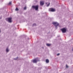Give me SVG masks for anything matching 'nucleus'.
Here are the masks:
<instances>
[{
	"mask_svg": "<svg viewBox=\"0 0 73 73\" xmlns=\"http://www.w3.org/2000/svg\"><path fill=\"white\" fill-rule=\"evenodd\" d=\"M38 5H37L36 6H33L32 7V8H33V9H35L36 11H37L38 9Z\"/></svg>",
	"mask_w": 73,
	"mask_h": 73,
	"instance_id": "obj_1",
	"label": "nucleus"
},
{
	"mask_svg": "<svg viewBox=\"0 0 73 73\" xmlns=\"http://www.w3.org/2000/svg\"><path fill=\"white\" fill-rule=\"evenodd\" d=\"M52 24L54 25V26L56 28L59 25V24L57 22H53L52 23Z\"/></svg>",
	"mask_w": 73,
	"mask_h": 73,
	"instance_id": "obj_2",
	"label": "nucleus"
},
{
	"mask_svg": "<svg viewBox=\"0 0 73 73\" xmlns=\"http://www.w3.org/2000/svg\"><path fill=\"white\" fill-rule=\"evenodd\" d=\"M60 31H61L63 33H66V30L65 28H63L60 29Z\"/></svg>",
	"mask_w": 73,
	"mask_h": 73,
	"instance_id": "obj_3",
	"label": "nucleus"
},
{
	"mask_svg": "<svg viewBox=\"0 0 73 73\" xmlns=\"http://www.w3.org/2000/svg\"><path fill=\"white\" fill-rule=\"evenodd\" d=\"M6 20L9 23H12V18H8L6 19Z\"/></svg>",
	"mask_w": 73,
	"mask_h": 73,
	"instance_id": "obj_4",
	"label": "nucleus"
},
{
	"mask_svg": "<svg viewBox=\"0 0 73 73\" xmlns=\"http://www.w3.org/2000/svg\"><path fill=\"white\" fill-rule=\"evenodd\" d=\"M48 11L50 12H55V10L53 8H51L49 9Z\"/></svg>",
	"mask_w": 73,
	"mask_h": 73,
	"instance_id": "obj_5",
	"label": "nucleus"
},
{
	"mask_svg": "<svg viewBox=\"0 0 73 73\" xmlns=\"http://www.w3.org/2000/svg\"><path fill=\"white\" fill-rule=\"evenodd\" d=\"M37 61H38V60L37 59V58H36V59H35L33 60V63H37Z\"/></svg>",
	"mask_w": 73,
	"mask_h": 73,
	"instance_id": "obj_6",
	"label": "nucleus"
},
{
	"mask_svg": "<svg viewBox=\"0 0 73 73\" xmlns=\"http://www.w3.org/2000/svg\"><path fill=\"white\" fill-rule=\"evenodd\" d=\"M44 4V2L43 1H40V5L41 6H42Z\"/></svg>",
	"mask_w": 73,
	"mask_h": 73,
	"instance_id": "obj_7",
	"label": "nucleus"
},
{
	"mask_svg": "<svg viewBox=\"0 0 73 73\" xmlns=\"http://www.w3.org/2000/svg\"><path fill=\"white\" fill-rule=\"evenodd\" d=\"M46 45L47 46H50V45H51V44H49V43H47L46 44Z\"/></svg>",
	"mask_w": 73,
	"mask_h": 73,
	"instance_id": "obj_8",
	"label": "nucleus"
},
{
	"mask_svg": "<svg viewBox=\"0 0 73 73\" xmlns=\"http://www.w3.org/2000/svg\"><path fill=\"white\" fill-rule=\"evenodd\" d=\"M46 63H49V60L48 59H46Z\"/></svg>",
	"mask_w": 73,
	"mask_h": 73,
	"instance_id": "obj_9",
	"label": "nucleus"
},
{
	"mask_svg": "<svg viewBox=\"0 0 73 73\" xmlns=\"http://www.w3.org/2000/svg\"><path fill=\"white\" fill-rule=\"evenodd\" d=\"M9 50H8V48H6V51L7 52H9Z\"/></svg>",
	"mask_w": 73,
	"mask_h": 73,
	"instance_id": "obj_10",
	"label": "nucleus"
},
{
	"mask_svg": "<svg viewBox=\"0 0 73 73\" xmlns=\"http://www.w3.org/2000/svg\"><path fill=\"white\" fill-rule=\"evenodd\" d=\"M19 9H18V8L17 7H16L15 9V11H19Z\"/></svg>",
	"mask_w": 73,
	"mask_h": 73,
	"instance_id": "obj_11",
	"label": "nucleus"
},
{
	"mask_svg": "<svg viewBox=\"0 0 73 73\" xmlns=\"http://www.w3.org/2000/svg\"><path fill=\"white\" fill-rule=\"evenodd\" d=\"M66 68H69V66H68L67 64H66Z\"/></svg>",
	"mask_w": 73,
	"mask_h": 73,
	"instance_id": "obj_12",
	"label": "nucleus"
},
{
	"mask_svg": "<svg viewBox=\"0 0 73 73\" xmlns=\"http://www.w3.org/2000/svg\"><path fill=\"white\" fill-rule=\"evenodd\" d=\"M49 5H50V3H49L47 5V7H49Z\"/></svg>",
	"mask_w": 73,
	"mask_h": 73,
	"instance_id": "obj_13",
	"label": "nucleus"
},
{
	"mask_svg": "<svg viewBox=\"0 0 73 73\" xmlns=\"http://www.w3.org/2000/svg\"><path fill=\"white\" fill-rule=\"evenodd\" d=\"M26 9H27V7H24V9L25 10Z\"/></svg>",
	"mask_w": 73,
	"mask_h": 73,
	"instance_id": "obj_14",
	"label": "nucleus"
},
{
	"mask_svg": "<svg viewBox=\"0 0 73 73\" xmlns=\"http://www.w3.org/2000/svg\"><path fill=\"white\" fill-rule=\"evenodd\" d=\"M9 5H10V4H11V2H10L9 3Z\"/></svg>",
	"mask_w": 73,
	"mask_h": 73,
	"instance_id": "obj_15",
	"label": "nucleus"
},
{
	"mask_svg": "<svg viewBox=\"0 0 73 73\" xmlns=\"http://www.w3.org/2000/svg\"><path fill=\"white\" fill-rule=\"evenodd\" d=\"M33 25L34 26H35H35H36V24H35V23H34V24H33Z\"/></svg>",
	"mask_w": 73,
	"mask_h": 73,
	"instance_id": "obj_16",
	"label": "nucleus"
},
{
	"mask_svg": "<svg viewBox=\"0 0 73 73\" xmlns=\"http://www.w3.org/2000/svg\"><path fill=\"white\" fill-rule=\"evenodd\" d=\"M60 54L59 53H58L57 54V56H59L60 55Z\"/></svg>",
	"mask_w": 73,
	"mask_h": 73,
	"instance_id": "obj_17",
	"label": "nucleus"
},
{
	"mask_svg": "<svg viewBox=\"0 0 73 73\" xmlns=\"http://www.w3.org/2000/svg\"><path fill=\"white\" fill-rule=\"evenodd\" d=\"M17 58H18V57H17V58H16V59H15V60H17Z\"/></svg>",
	"mask_w": 73,
	"mask_h": 73,
	"instance_id": "obj_18",
	"label": "nucleus"
},
{
	"mask_svg": "<svg viewBox=\"0 0 73 73\" xmlns=\"http://www.w3.org/2000/svg\"><path fill=\"white\" fill-rule=\"evenodd\" d=\"M0 33H1V30H0Z\"/></svg>",
	"mask_w": 73,
	"mask_h": 73,
	"instance_id": "obj_19",
	"label": "nucleus"
},
{
	"mask_svg": "<svg viewBox=\"0 0 73 73\" xmlns=\"http://www.w3.org/2000/svg\"><path fill=\"white\" fill-rule=\"evenodd\" d=\"M46 4H47V3H46Z\"/></svg>",
	"mask_w": 73,
	"mask_h": 73,
	"instance_id": "obj_20",
	"label": "nucleus"
},
{
	"mask_svg": "<svg viewBox=\"0 0 73 73\" xmlns=\"http://www.w3.org/2000/svg\"><path fill=\"white\" fill-rule=\"evenodd\" d=\"M1 19V18H0V19Z\"/></svg>",
	"mask_w": 73,
	"mask_h": 73,
	"instance_id": "obj_21",
	"label": "nucleus"
},
{
	"mask_svg": "<svg viewBox=\"0 0 73 73\" xmlns=\"http://www.w3.org/2000/svg\"><path fill=\"white\" fill-rule=\"evenodd\" d=\"M43 49H44V47H43Z\"/></svg>",
	"mask_w": 73,
	"mask_h": 73,
	"instance_id": "obj_22",
	"label": "nucleus"
}]
</instances>
